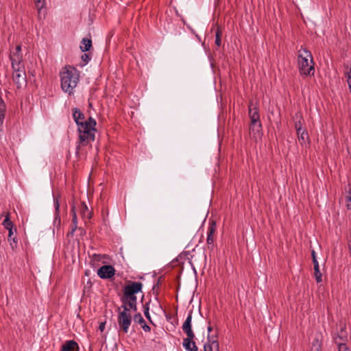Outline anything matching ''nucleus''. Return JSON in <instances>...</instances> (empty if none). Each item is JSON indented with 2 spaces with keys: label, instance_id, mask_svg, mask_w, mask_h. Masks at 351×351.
<instances>
[{
  "label": "nucleus",
  "instance_id": "1",
  "mask_svg": "<svg viewBox=\"0 0 351 351\" xmlns=\"http://www.w3.org/2000/svg\"><path fill=\"white\" fill-rule=\"evenodd\" d=\"M60 87L63 92L72 95L80 81V73L73 66H64L59 73Z\"/></svg>",
  "mask_w": 351,
  "mask_h": 351
},
{
  "label": "nucleus",
  "instance_id": "2",
  "mask_svg": "<svg viewBox=\"0 0 351 351\" xmlns=\"http://www.w3.org/2000/svg\"><path fill=\"white\" fill-rule=\"evenodd\" d=\"M96 121L89 117L86 122L77 125V131L79 134V141L77 149H80L81 146H86L88 143L94 141L95 136Z\"/></svg>",
  "mask_w": 351,
  "mask_h": 351
},
{
  "label": "nucleus",
  "instance_id": "3",
  "mask_svg": "<svg viewBox=\"0 0 351 351\" xmlns=\"http://www.w3.org/2000/svg\"><path fill=\"white\" fill-rule=\"evenodd\" d=\"M143 284L141 282H130L123 289V294L121 298V304L128 306L129 308L137 310L136 293L141 292Z\"/></svg>",
  "mask_w": 351,
  "mask_h": 351
},
{
  "label": "nucleus",
  "instance_id": "4",
  "mask_svg": "<svg viewBox=\"0 0 351 351\" xmlns=\"http://www.w3.org/2000/svg\"><path fill=\"white\" fill-rule=\"evenodd\" d=\"M137 310L122 305L117 310V324L119 333L128 334L132 322V313Z\"/></svg>",
  "mask_w": 351,
  "mask_h": 351
},
{
  "label": "nucleus",
  "instance_id": "5",
  "mask_svg": "<svg viewBox=\"0 0 351 351\" xmlns=\"http://www.w3.org/2000/svg\"><path fill=\"white\" fill-rule=\"evenodd\" d=\"M298 63L301 75L305 76L314 75V62L311 51L306 49H301L299 50Z\"/></svg>",
  "mask_w": 351,
  "mask_h": 351
},
{
  "label": "nucleus",
  "instance_id": "6",
  "mask_svg": "<svg viewBox=\"0 0 351 351\" xmlns=\"http://www.w3.org/2000/svg\"><path fill=\"white\" fill-rule=\"evenodd\" d=\"M12 80L18 89L26 84V73L24 66H19L12 68Z\"/></svg>",
  "mask_w": 351,
  "mask_h": 351
},
{
  "label": "nucleus",
  "instance_id": "7",
  "mask_svg": "<svg viewBox=\"0 0 351 351\" xmlns=\"http://www.w3.org/2000/svg\"><path fill=\"white\" fill-rule=\"evenodd\" d=\"M249 116L251 119L250 130L258 132L261 128L258 108L251 104L249 106Z\"/></svg>",
  "mask_w": 351,
  "mask_h": 351
},
{
  "label": "nucleus",
  "instance_id": "8",
  "mask_svg": "<svg viewBox=\"0 0 351 351\" xmlns=\"http://www.w3.org/2000/svg\"><path fill=\"white\" fill-rule=\"evenodd\" d=\"M10 58L12 63V68L24 66L22 63L23 56L21 53V45H17L14 51L11 52Z\"/></svg>",
  "mask_w": 351,
  "mask_h": 351
},
{
  "label": "nucleus",
  "instance_id": "9",
  "mask_svg": "<svg viewBox=\"0 0 351 351\" xmlns=\"http://www.w3.org/2000/svg\"><path fill=\"white\" fill-rule=\"evenodd\" d=\"M339 331L335 334L334 340L336 343H345L348 339V333L346 330V323L341 321L339 324Z\"/></svg>",
  "mask_w": 351,
  "mask_h": 351
},
{
  "label": "nucleus",
  "instance_id": "10",
  "mask_svg": "<svg viewBox=\"0 0 351 351\" xmlns=\"http://www.w3.org/2000/svg\"><path fill=\"white\" fill-rule=\"evenodd\" d=\"M207 340L204 346V351H219V344L217 336L208 335Z\"/></svg>",
  "mask_w": 351,
  "mask_h": 351
},
{
  "label": "nucleus",
  "instance_id": "11",
  "mask_svg": "<svg viewBox=\"0 0 351 351\" xmlns=\"http://www.w3.org/2000/svg\"><path fill=\"white\" fill-rule=\"evenodd\" d=\"M115 274V269L112 265H104L97 270V275L101 279L112 278Z\"/></svg>",
  "mask_w": 351,
  "mask_h": 351
},
{
  "label": "nucleus",
  "instance_id": "12",
  "mask_svg": "<svg viewBox=\"0 0 351 351\" xmlns=\"http://www.w3.org/2000/svg\"><path fill=\"white\" fill-rule=\"evenodd\" d=\"M192 311H190L186 319L182 324V330L186 333L187 337H195V334L192 330L191 322H192Z\"/></svg>",
  "mask_w": 351,
  "mask_h": 351
},
{
  "label": "nucleus",
  "instance_id": "13",
  "mask_svg": "<svg viewBox=\"0 0 351 351\" xmlns=\"http://www.w3.org/2000/svg\"><path fill=\"white\" fill-rule=\"evenodd\" d=\"M194 337H187L186 338H184L183 340V347L185 348L187 351H197V347L195 343V341H193V339Z\"/></svg>",
  "mask_w": 351,
  "mask_h": 351
},
{
  "label": "nucleus",
  "instance_id": "14",
  "mask_svg": "<svg viewBox=\"0 0 351 351\" xmlns=\"http://www.w3.org/2000/svg\"><path fill=\"white\" fill-rule=\"evenodd\" d=\"M322 335L321 333L317 332L311 342L312 351H320L322 346Z\"/></svg>",
  "mask_w": 351,
  "mask_h": 351
},
{
  "label": "nucleus",
  "instance_id": "15",
  "mask_svg": "<svg viewBox=\"0 0 351 351\" xmlns=\"http://www.w3.org/2000/svg\"><path fill=\"white\" fill-rule=\"evenodd\" d=\"M73 118L77 125H79V124L80 125V123L86 121V120H85L84 114L78 108L73 109Z\"/></svg>",
  "mask_w": 351,
  "mask_h": 351
},
{
  "label": "nucleus",
  "instance_id": "16",
  "mask_svg": "<svg viewBox=\"0 0 351 351\" xmlns=\"http://www.w3.org/2000/svg\"><path fill=\"white\" fill-rule=\"evenodd\" d=\"M78 345L73 340H69L66 341L64 344L62 345L61 351H77Z\"/></svg>",
  "mask_w": 351,
  "mask_h": 351
},
{
  "label": "nucleus",
  "instance_id": "17",
  "mask_svg": "<svg viewBox=\"0 0 351 351\" xmlns=\"http://www.w3.org/2000/svg\"><path fill=\"white\" fill-rule=\"evenodd\" d=\"M135 322L141 324L142 328L145 332H150L151 328L145 323L143 317L141 313H137L134 315Z\"/></svg>",
  "mask_w": 351,
  "mask_h": 351
},
{
  "label": "nucleus",
  "instance_id": "18",
  "mask_svg": "<svg viewBox=\"0 0 351 351\" xmlns=\"http://www.w3.org/2000/svg\"><path fill=\"white\" fill-rule=\"evenodd\" d=\"M80 214L84 219H90L92 217V213L84 202H82L80 204Z\"/></svg>",
  "mask_w": 351,
  "mask_h": 351
},
{
  "label": "nucleus",
  "instance_id": "19",
  "mask_svg": "<svg viewBox=\"0 0 351 351\" xmlns=\"http://www.w3.org/2000/svg\"><path fill=\"white\" fill-rule=\"evenodd\" d=\"M53 201H54V207L56 209V217L54 219L53 225L55 226L59 227L60 226V223H61V219H60V217H59V214H58L60 204H59L58 199L56 197H53Z\"/></svg>",
  "mask_w": 351,
  "mask_h": 351
},
{
  "label": "nucleus",
  "instance_id": "20",
  "mask_svg": "<svg viewBox=\"0 0 351 351\" xmlns=\"http://www.w3.org/2000/svg\"><path fill=\"white\" fill-rule=\"evenodd\" d=\"M216 228H215V223L214 222H212L210 223L208 232H207V243L208 244H213V235L215 232Z\"/></svg>",
  "mask_w": 351,
  "mask_h": 351
},
{
  "label": "nucleus",
  "instance_id": "21",
  "mask_svg": "<svg viewBox=\"0 0 351 351\" xmlns=\"http://www.w3.org/2000/svg\"><path fill=\"white\" fill-rule=\"evenodd\" d=\"M298 141L300 143L303 145H306V143L308 141V134L306 130H302V131L297 132Z\"/></svg>",
  "mask_w": 351,
  "mask_h": 351
},
{
  "label": "nucleus",
  "instance_id": "22",
  "mask_svg": "<svg viewBox=\"0 0 351 351\" xmlns=\"http://www.w3.org/2000/svg\"><path fill=\"white\" fill-rule=\"evenodd\" d=\"M92 47V41L90 39L88 38H83L81 45H80V49L82 51H88L90 47Z\"/></svg>",
  "mask_w": 351,
  "mask_h": 351
},
{
  "label": "nucleus",
  "instance_id": "23",
  "mask_svg": "<svg viewBox=\"0 0 351 351\" xmlns=\"http://www.w3.org/2000/svg\"><path fill=\"white\" fill-rule=\"evenodd\" d=\"M107 256L105 254H94L92 256V262L93 264H95L96 263L102 262L103 263H105V261H103V259L106 258Z\"/></svg>",
  "mask_w": 351,
  "mask_h": 351
},
{
  "label": "nucleus",
  "instance_id": "24",
  "mask_svg": "<svg viewBox=\"0 0 351 351\" xmlns=\"http://www.w3.org/2000/svg\"><path fill=\"white\" fill-rule=\"evenodd\" d=\"M3 225L4 228L5 229H7L8 230L11 229V228H13V223H12V222L10 219V215H9V213H7L5 215V219L3 221Z\"/></svg>",
  "mask_w": 351,
  "mask_h": 351
},
{
  "label": "nucleus",
  "instance_id": "25",
  "mask_svg": "<svg viewBox=\"0 0 351 351\" xmlns=\"http://www.w3.org/2000/svg\"><path fill=\"white\" fill-rule=\"evenodd\" d=\"M345 77H346L347 83L351 92V67H346Z\"/></svg>",
  "mask_w": 351,
  "mask_h": 351
},
{
  "label": "nucleus",
  "instance_id": "26",
  "mask_svg": "<svg viewBox=\"0 0 351 351\" xmlns=\"http://www.w3.org/2000/svg\"><path fill=\"white\" fill-rule=\"evenodd\" d=\"M314 276L317 282L319 283L322 281V274L319 271V267L314 268Z\"/></svg>",
  "mask_w": 351,
  "mask_h": 351
},
{
  "label": "nucleus",
  "instance_id": "27",
  "mask_svg": "<svg viewBox=\"0 0 351 351\" xmlns=\"http://www.w3.org/2000/svg\"><path fill=\"white\" fill-rule=\"evenodd\" d=\"M35 5L38 12H40L45 6V0H34Z\"/></svg>",
  "mask_w": 351,
  "mask_h": 351
},
{
  "label": "nucleus",
  "instance_id": "28",
  "mask_svg": "<svg viewBox=\"0 0 351 351\" xmlns=\"http://www.w3.org/2000/svg\"><path fill=\"white\" fill-rule=\"evenodd\" d=\"M71 213H72V223L77 224V217L75 206H72Z\"/></svg>",
  "mask_w": 351,
  "mask_h": 351
},
{
  "label": "nucleus",
  "instance_id": "29",
  "mask_svg": "<svg viewBox=\"0 0 351 351\" xmlns=\"http://www.w3.org/2000/svg\"><path fill=\"white\" fill-rule=\"evenodd\" d=\"M337 344L338 346L339 351H350L345 343L339 342V343Z\"/></svg>",
  "mask_w": 351,
  "mask_h": 351
},
{
  "label": "nucleus",
  "instance_id": "30",
  "mask_svg": "<svg viewBox=\"0 0 351 351\" xmlns=\"http://www.w3.org/2000/svg\"><path fill=\"white\" fill-rule=\"evenodd\" d=\"M5 117V105L3 102L0 101V121L3 120Z\"/></svg>",
  "mask_w": 351,
  "mask_h": 351
},
{
  "label": "nucleus",
  "instance_id": "31",
  "mask_svg": "<svg viewBox=\"0 0 351 351\" xmlns=\"http://www.w3.org/2000/svg\"><path fill=\"white\" fill-rule=\"evenodd\" d=\"M215 37V44L219 47L221 45V33L219 29L216 32Z\"/></svg>",
  "mask_w": 351,
  "mask_h": 351
},
{
  "label": "nucleus",
  "instance_id": "32",
  "mask_svg": "<svg viewBox=\"0 0 351 351\" xmlns=\"http://www.w3.org/2000/svg\"><path fill=\"white\" fill-rule=\"evenodd\" d=\"M144 315L146 317L147 319H148L151 322V317L149 313V307L147 306V304H146L145 306L144 307Z\"/></svg>",
  "mask_w": 351,
  "mask_h": 351
},
{
  "label": "nucleus",
  "instance_id": "33",
  "mask_svg": "<svg viewBox=\"0 0 351 351\" xmlns=\"http://www.w3.org/2000/svg\"><path fill=\"white\" fill-rule=\"evenodd\" d=\"M295 128L297 132L302 131L304 130L302 127V123L300 121H296L295 123Z\"/></svg>",
  "mask_w": 351,
  "mask_h": 351
},
{
  "label": "nucleus",
  "instance_id": "34",
  "mask_svg": "<svg viewBox=\"0 0 351 351\" xmlns=\"http://www.w3.org/2000/svg\"><path fill=\"white\" fill-rule=\"evenodd\" d=\"M77 228V224L72 223L71 231L69 232L68 234H70L72 236L73 234V233L75 232V231L76 230Z\"/></svg>",
  "mask_w": 351,
  "mask_h": 351
},
{
  "label": "nucleus",
  "instance_id": "35",
  "mask_svg": "<svg viewBox=\"0 0 351 351\" xmlns=\"http://www.w3.org/2000/svg\"><path fill=\"white\" fill-rule=\"evenodd\" d=\"M346 207L348 209L351 210V197L350 196H346Z\"/></svg>",
  "mask_w": 351,
  "mask_h": 351
},
{
  "label": "nucleus",
  "instance_id": "36",
  "mask_svg": "<svg viewBox=\"0 0 351 351\" xmlns=\"http://www.w3.org/2000/svg\"><path fill=\"white\" fill-rule=\"evenodd\" d=\"M82 59L84 60V62H85L86 63H88V62L90 60V58H89L88 55L85 53L82 56Z\"/></svg>",
  "mask_w": 351,
  "mask_h": 351
},
{
  "label": "nucleus",
  "instance_id": "37",
  "mask_svg": "<svg viewBox=\"0 0 351 351\" xmlns=\"http://www.w3.org/2000/svg\"><path fill=\"white\" fill-rule=\"evenodd\" d=\"M346 196L351 197V183L348 184V191Z\"/></svg>",
  "mask_w": 351,
  "mask_h": 351
},
{
  "label": "nucleus",
  "instance_id": "38",
  "mask_svg": "<svg viewBox=\"0 0 351 351\" xmlns=\"http://www.w3.org/2000/svg\"><path fill=\"white\" fill-rule=\"evenodd\" d=\"M13 228H11L8 230V239H11L12 236L13 235Z\"/></svg>",
  "mask_w": 351,
  "mask_h": 351
},
{
  "label": "nucleus",
  "instance_id": "39",
  "mask_svg": "<svg viewBox=\"0 0 351 351\" xmlns=\"http://www.w3.org/2000/svg\"><path fill=\"white\" fill-rule=\"evenodd\" d=\"M313 267H314V268H315V267H316V268H317V267H319V263H318V261H317V259L313 260Z\"/></svg>",
  "mask_w": 351,
  "mask_h": 351
},
{
  "label": "nucleus",
  "instance_id": "40",
  "mask_svg": "<svg viewBox=\"0 0 351 351\" xmlns=\"http://www.w3.org/2000/svg\"><path fill=\"white\" fill-rule=\"evenodd\" d=\"M311 255H312V259L313 261L315 260V259H317L316 258V254H315V252L314 250H312L311 252Z\"/></svg>",
  "mask_w": 351,
  "mask_h": 351
},
{
  "label": "nucleus",
  "instance_id": "41",
  "mask_svg": "<svg viewBox=\"0 0 351 351\" xmlns=\"http://www.w3.org/2000/svg\"><path fill=\"white\" fill-rule=\"evenodd\" d=\"M104 328H105V323H101L100 325H99V330L101 331H103L104 330Z\"/></svg>",
  "mask_w": 351,
  "mask_h": 351
},
{
  "label": "nucleus",
  "instance_id": "42",
  "mask_svg": "<svg viewBox=\"0 0 351 351\" xmlns=\"http://www.w3.org/2000/svg\"><path fill=\"white\" fill-rule=\"evenodd\" d=\"M213 328L210 326H208V335H210V332L212 331Z\"/></svg>",
  "mask_w": 351,
  "mask_h": 351
}]
</instances>
